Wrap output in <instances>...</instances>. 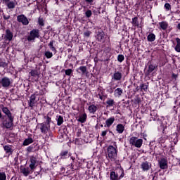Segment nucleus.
Instances as JSON below:
<instances>
[{"instance_id":"57","label":"nucleus","mask_w":180,"mask_h":180,"mask_svg":"<svg viewBox=\"0 0 180 180\" xmlns=\"http://www.w3.org/2000/svg\"><path fill=\"white\" fill-rule=\"evenodd\" d=\"M11 0H1V2H4V4L9 2Z\"/></svg>"},{"instance_id":"39","label":"nucleus","mask_w":180,"mask_h":180,"mask_svg":"<svg viewBox=\"0 0 180 180\" xmlns=\"http://www.w3.org/2000/svg\"><path fill=\"white\" fill-rule=\"evenodd\" d=\"M117 61H119V63H123V61H124V56L122 54L118 55Z\"/></svg>"},{"instance_id":"58","label":"nucleus","mask_w":180,"mask_h":180,"mask_svg":"<svg viewBox=\"0 0 180 180\" xmlns=\"http://www.w3.org/2000/svg\"><path fill=\"white\" fill-rule=\"evenodd\" d=\"M177 29H179V30H180V22L177 25Z\"/></svg>"},{"instance_id":"56","label":"nucleus","mask_w":180,"mask_h":180,"mask_svg":"<svg viewBox=\"0 0 180 180\" xmlns=\"http://www.w3.org/2000/svg\"><path fill=\"white\" fill-rule=\"evenodd\" d=\"M32 150H33V146H29L27 148V151L30 152V151H32Z\"/></svg>"},{"instance_id":"38","label":"nucleus","mask_w":180,"mask_h":180,"mask_svg":"<svg viewBox=\"0 0 180 180\" xmlns=\"http://www.w3.org/2000/svg\"><path fill=\"white\" fill-rule=\"evenodd\" d=\"M46 120V122H44L46 126H50V124L51 123V117H49V116H46V117H44Z\"/></svg>"},{"instance_id":"29","label":"nucleus","mask_w":180,"mask_h":180,"mask_svg":"<svg viewBox=\"0 0 180 180\" xmlns=\"http://www.w3.org/2000/svg\"><path fill=\"white\" fill-rule=\"evenodd\" d=\"M33 143V139L32 137H29L27 139H25L23 141V146H29V144H32Z\"/></svg>"},{"instance_id":"4","label":"nucleus","mask_w":180,"mask_h":180,"mask_svg":"<svg viewBox=\"0 0 180 180\" xmlns=\"http://www.w3.org/2000/svg\"><path fill=\"white\" fill-rule=\"evenodd\" d=\"M40 37V34L39 33V30L34 29L30 32V35L27 37L28 41H32L35 39H38Z\"/></svg>"},{"instance_id":"32","label":"nucleus","mask_w":180,"mask_h":180,"mask_svg":"<svg viewBox=\"0 0 180 180\" xmlns=\"http://www.w3.org/2000/svg\"><path fill=\"white\" fill-rule=\"evenodd\" d=\"M131 23L133 26H140V23L139 22V18L137 17H134V18H132Z\"/></svg>"},{"instance_id":"36","label":"nucleus","mask_w":180,"mask_h":180,"mask_svg":"<svg viewBox=\"0 0 180 180\" xmlns=\"http://www.w3.org/2000/svg\"><path fill=\"white\" fill-rule=\"evenodd\" d=\"M60 155H61V158H68V157H70V155H70L68 151H65V152H62L60 153Z\"/></svg>"},{"instance_id":"9","label":"nucleus","mask_w":180,"mask_h":180,"mask_svg":"<svg viewBox=\"0 0 180 180\" xmlns=\"http://www.w3.org/2000/svg\"><path fill=\"white\" fill-rule=\"evenodd\" d=\"M96 38V40H98V41L103 43V41H105V32H103V31L102 30L98 31L97 32Z\"/></svg>"},{"instance_id":"54","label":"nucleus","mask_w":180,"mask_h":180,"mask_svg":"<svg viewBox=\"0 0 180 180\" xmlns=\"http://www.w3.org/2000/svg\"><path fill=\"white\" fill-rule=\"evenodd\" d=\"M4 19H5V20H8V19H9V18H11L10 15H4L3 16Z\"/></svg>"},{"instance_id":"15","label":"nucleus","mask_w":180,"mask_h":180,"mask_svg":"<svg viewBox=\"0 0 180 180\" xmlns=\"http://www.w3.org/2000/svg\"><path fill=\"white\" fill-rule=\"evenodd\" d=\"M122 72L115 71L112 77V79H114V81H120V79H122Z\"/></svg>"},{"instance_id":"19","label":"nucleus","mask_w":180,"mask_h":180,"mask_svg":"<svg viewBox=\"0 0 180 180\" xmlns=\"http://www.w3.org/2000/svg\"><path fill=\"white\" fill-rule=\"evenodd\" d=\"M122 94H123V89L122 88H117L114 91V96H115V98H120Z\"/></svg>"},{"instance_id":"35","label":"nucleus","mask_w":180,"mask_h":180,"mask_svg":"<svg viewBox=\"0 0 180 180\" xmlns=\"http://www.w3.org/2000/svg\"><path fill=\"white\" fill-rule=\"evenodd\" d=\"M30 75L32 77H39L40 75V72L36 70H34L30 72Z\"/></svg>"},{"instance_id":"64","label":"nucleus","mask_w":180,"mask_h":180,"mask_svg":"<svg viewBox=\"0 0 180 180\" xmlns=\"http://www.w3.org/2000/svg\"><path fill=\"white\" fill-rule=\"evenodd\" d=\"M101 127H103V125H101Z\"/></svg>"},{"instance_id":"24","label":"nucleus","mask_w":180,"mask_h":180,"mask_svg":"<svg viewBox=\"0 0 180 180\" xmlns=\"http://www.w3.org/2000/svg\"><path fill=\"white\" fill-rule=\"evenodd\" d=\"M13 38V34H12L11 30H7L6 31V39H7V40L11 41V40H12Z\"/></svg>"},{"instance_id":"17","label":"nucleus","mask_w":180,"mask_h":180,"mask_svg":"<svg viewBox=\"0 0 180 180\" xmlns=\"http://www.w3.org/2000/svg\"><path fill=\"white\" fill-rule=\"evenodd\" d=\"M28 105L30 108H33L36 105V96L34 94L31 95Z\"/></svg>"},{"instance_id":"3","label":"nucleus","mask_w":180,"mask_h":180,"mask_svg":"<svg viewBox=\"0 0 180 180\" xmlns=\"http://www.w3.org/2000/svg\"><path fill=\"white\" fill-rule=\"evenodd\" d=\"M129 143L131 146H134V147L140 148L143 146V139L132 136L129 139Z\"/></svg>"},{"instance_id":"61","label":"nucleus","mask_w":180,"mask_h":180,"mask_svg":"<svg viewBox=\"0 0 180 180\" xmlns=\"http://www.w3.org/2000/svg\"><path fill=\"white\" fill-rule=\"evenodd\" d=\"M70 158H71L72 161H74V160H75V158H74V157H71Z\"/></svg>"},{"instance_id":"43","label":"nucleus","mask_w":180,"mask_h":180,"mask_svg":"<svg viewBox=\"0 0 180 180\" xmlns=\"http://www.w3.org/2000/svg\"><path fill=\"white\" fill-rule=\"evenodd\" d=\"M141 89L143 91H145V92H146L147 91V89H148V86L147 84H142L141 85Z\"/></svg>"},{"instance_id":"50","label":"nucleus","mask_w":180,"mask_h":180,"mask_svg":"<svg viewBox=\"0 0 180 180\" xmlns=\"http://www.w3.org/2000/svg\"><path fill=\"white\" fill-rule=\"evenodd\" d=\"M107 92H109V94H113V89L112 86L107 87Z\"/></svg>"},{"instance_id":"52","label":"nucleus","mask_w":180,"mask_h":180,"mask_svg":"<svg viewBox=\"0 0 180 180\" xmlns=\"http://www.w3.org/2000/svg\"><path fill=\"white\" fill-rule=\"evenodd\" d=\"M86 4H89L90 5H92L94 4V0H85Z\"/></svg>"},{"instance_id":"55","label":"nucleus","mask_w":180,"mask_h":180,"mask_svg":"<svg viewBox=\"0 0 180 180\" xmlns=\"http://www.w3.org/2000/svg\"><path fill=\"white\" fill-rule=\"evenodd\" d=\"M172 78H174V79H176L178 78V75L176 74H172Z\"/></svg>"},{"instance_id":"25","label":"nucleus","mask_w":180,"mask_h":180,"mask_svg":"<svg viewBox=\"0 0 180 180\" xmlns=\"http://www.w3.org/2000/svg\"><path fill=\"white\" fill-rule=\"evenodd\" d=\"M110 180H119V175L115 172H111L110 174Z\"/></svg>"},{"instance_id":"7","label":"nucleus","mask_w":180,"mask_h":180,"mask_svg":"<svg viewBox=\"0 0 180 180\" xmlns=\"http://www.w3.org/2000/svg\"><path fill=\"white\" fill-rule=\"evenodd\" d=\"M18 22H20L24 26H27L29 25V20L25 15L22 14L17 16Z\"/></svg>"},{"instance_id":"10","label":"nucleus","mask_w":180,"mask_h":180,"mask_svg":"<svg viewBox=\"0 0 180 180\" xmlns=\"http://www.w3.org/2000/svg\"><path fill=\"white\" fill-rule=\"evenodd\" d=\"M141 168L142 169V171H150V169L151 168V163L149 162H143L141 163Z\"/></svg>"},{"instance_id":"27","label":"nucleus","mask_w":180,"mask_h":180,"mask_svg":"<svg viewBox=\"0 0 180 180\" xmlns=\"http://www.w3.org/2000/svg\"><path fill=\"white\" fill-rule=\"evenodd\" d=\"M159 25L160 26L162 30H167V29H168V22L165 21L159 22Z\"/></svg>"},{"instance_id":"59","label":"nucleus","mask_w":180,"mask_h":180,"mask_svg":"<svg viewBox=\"0 0 180 180\" xmlns=\"http://www.w3.org/2000/svg\"><path fill=\"white\" fill-rule=\"evenodd\" d=\"M99 99H101L102 101V99H103V97L101 95H99Z\"/></svg>"},{"instance_id":"28","label":"nucleus","mask_w":180,"mask_h":180,"mask_svg":"<svg viewBox=\"0 0 180 180\" xmlns=\"http://www.w3.org/2000/svg\"><path fill=\"white\" fill-rule=\"evenodd\" d=\"M56 117L57 125L61 126L62 124L64 122V118L61 115H58Z\"/></svg>"},{"instance_id":"41","label":"nucleus","mask_w":180,"mask_h":180,"mask_svg":"<svg viewBox=\"0 0 180 180\" xmlns=\"http://www.w3.org/2000/svg\"><path fill=\"white\" fill-rule=\"evenodd\" d=\"M0 67H3V68H6V67H8V63L4 62L2 59H0Z\"/></svg>"},{"instance_id":"45","label":"nucleus","mask_w":180,"mask_h":180,"mask_svg":"<svg viewBox=\"0 0 180 180\" xmlns=\"http://www.w3.org/2000/svg\"><path fill=\"white\" fill-rule=\"evenodd\" d=\"M154 70H155V65H150L148 66V72H153V71H154Z\"/></svg>"},{"instance_id":"40","label":"nucleus","mask_w":180,"mask_h":180,"mask_svg":"<svg viewBox=\"0 0 180 180\" xmlns=\"http://www.w3.org/2000/svg\"><path fill=\"white\" fill-rule=\"evenodd\" d=\"M0 180H6V174L5 172H0Z\"/></svg>"},{"instance_id":"42","label":"nucleus","mask_w":180,"mask_h":180,"mask_svg":"<svg viewBox=\"0 0 180 180\" xmlns=\"http://www.w3.org/2000/svg\"><path fill=\"white\" fill-rule=\"evenodd\" d=\"M45 56L46 58H51V57H53V53L47 51L45 52Z\"/></svg>"},{"instance_id":"44","label":"nucleus","mask_w":180,"mask_h":180,"mask_svg":"<svg viewBox=\"0 0 180 180\" xmlns=\"http://www.w3.org/2000/svg\"><path fill=\"white\" fill-rule=\"evenodd\" d=\"M83 34H84V37H89V36H91V34H92V32L85 31Z\"/></svg>"},{"instance_id":"37","label":"nucleus","mask_w":180,"mask_h":180,"mask_svg":"<svg viewBox=\"0 0 180 180\" xmlns=\"http://www.w3.org/2000/svg\"><path fill=\"white\" fill-rule=\"evenodd\" d=\"M107 105L109 106H113L115 105V101L112 98H108V100L106 101Z\"/></svg>"},{"instance_id":"31","label":"nucleus","mask_w":180,"mask_h":180,"mask_svg":"<svg viewBox=\"0 0 180 180\" xmlns=\"http://www.w3.org/2000/svg\"><path fill=\"white\" fill-rule=\"evenodd\" d=\"M4 151H6V154H12L13 150L11 146H4Z\"/></svg>"},{"instance_id":"14","label":"nucleus","mask_w":180,"mask_h":180,"mask_svg":"<svg viewBox=\"0 0 180 180\" xmlns=\"http://www.w3.org/2000/svg\"><path fill=\"white\" fill-rule=\"evenodd\" d=\"M22 174H23L24 176H28L30 174H33V171L29 167H24L20 169Z\"/></svg>"},{"instance_id":"62","label":"nucleus","mask_w":180,"mask_h":180,"mask_svg":"<svg viewBox=\"0 0 180 180\" xmlns=\"http://www.w3.org/2000/svg\"><path fill=\"white\" fill-rule=\"evenodd\" d=\"M70 168H71V169H72V162L70 164Z\"/></svg>"},{"instance_id":"20","label":"nucleus","mask_w":180,"mask_h":180,"mask_svg":"<svg viewBox=\"0 0 180 180\" xmlns=\"http://www.w3.org/2000/svg\"><path fill=\"white\" fill-rule=\"evenodd\" d=\"M88 110H89V113H91V115H95V113L96 112V110H98V107L96 105L92 104L89 106Z\"/></svg>"},{"instance_id":"30","label":"nucleus","mask_w":180,"mask_h":180,"mask_svg":"<svg viewBox=\"0 0 180 180\" xmlns=\"http://www.w3.org/2000/svg\"><path fill=\"white\" fill-rule=\"evenodd\" d=\"M176 45L174 47L175 51L177 53H180V39L179 38H176Z\"/></svg>"},{"instance_id":"47","label":"nucleus","mask_w":180,"mask_h":180,"mask_svg":"<svg viewBox=\"0 0 180 180\" xmlns=\"http://www.w3.org/2000/svg\"><path fill=\"white\" fill-rule=\"evenodd\" d=\"M110 51H112V48H110V46H106L104 49V52L107 54L110 53Z\"/></svg>"},{"instance_id":"53","label":"nucleus","mask_w":180,"mask_h":180,"mask_svg":"<svg viewBox=\"0 0 180 180\" xmlns=\"http://www.w3.org/2000/svg\"><path fill=\"white\" fill-rule=\"evenodd\" d=\"M107 134H108V131H103L101 133V136L103 137H105V136H106Z\"/></svg>"},{"instance_id":"12","label":"nucleus","mask_w":180,"mask_h":180,"mask_svg":"<svg viewBox=\"0 0 180 180\" xmlns=\"http://www.w3.org/2000/svg\"><path fill=\"white\" fill-rule=\"evenodd\" d=\"M1 110H2L3 113H4V115H6L8 119H10L11 120H12V118H13V116H12V112H11V110H9V109H8V108L3 107L1 108Z\"/></svg>"},{"instance_id":"34","label":"nucleus","mask_w":180,"mask_h":180,"mask_svg":"<svg viewBox=\"0 0 180 180\" xmlns=\"http://www.w3.org/2000/svg\"><path fill=\"white\" fill-rule=\"evenodd\" d=\"M53 44H54V41H51L49 44V49H50L52 51H53L54 53H57V50H56V47H54Z\"/></svg>"},{"instance_id":"33","label":"nucleus","mask_w":180,"mask_h":180,"mask_svg":"<svg viewBox=\"0 0 180 180\" xmlns=\"http://www.w3.org/2000/svg\"><path fill=\"white\" fill-rule=\"evenodd\" d=\"M148 41H154L155 40V34L150 33L147 37Z\"/></svg>"},{"instance_id":"6","label":"nucleus","mask_w":180,"mask_h":180,"mask_svg":"<svg viewBox=\"0 0 180 180\" xmlns=\"http://www.w3.org/2000/svg\"><path fill=\"white\" fill-rule=\"evenodd\" d=\"M39 129L42 134H47V133H49V131H50V126L47 125V124H45L44 122L40 123Z\"/></svg>"},{"instance_id":"48","label":"nucleus","mask_w":180,"mask_h":180,"mask_svg":"<svg viewBox=\"0 0 180 180\" xmlns=\"http://www.w3.org/2000/svg\"><path fill=\"white\" fill-rule=\"evenodd\" d=\"M65 75H71V74H72V69H68L65 71Z\"/></svg>"},{"instance_id":"26","label":"nucleus","mask_w":180,"mask_h":180,"mask_svg":"<svg viewBox=\"0 0 180 180\" xmlns=\"http://www.w3.org/2000/svg\"><path fill=\"white\" fill-rule=\"evenodd\" d=\"M150 116L151 117L149 120L150 122H152V120H154V122H155V120H158L157 117V111H152L150 112Z\"/></svg>"},{"instance_id":"23","label":"nucleus","mask_w":180,"mask_h":180,"mask_svg":"<svg viewBox=\"0 0 180 180\" xmlns=\"http://www.w3.org/2000/svg\"><path fill=\"white\" fill-rule=\"evenodd\" d=\"M116 131L119 133V134H122L124 131V126L123 124H118L116 127Z\"/></svg>"},{"instance_id":"63","label":"nucleus","mask_w":180,"mask_h":180,"mask_svg":"<svg viewBox=\"0 0 180 180\" xmlns=\"http://www.w3.org/2000/svg\"><path fill=\"white\" fill-rule=\"evenodd\" d=\"M3 48H5V44L4 45H2Z\"/></svg>"},{"instance_id":"46","label":"nucleus","mask_w":180,"mask_h":180,"mask_svg":"<svg viewBox=\"0 0 180 180\" xmlns=\"http://www.w3.org/2000/svg\"><path fill=\"white\" fill-rule=\"evenodd\" d=\"M85 15L86 16V18H91V16H92V11L91 10H88L85 13Z\"/></svg>"},{"instance_id":"11","label":"nucleus","mask_w":180,"mask_h":180,"mask_svg":"<svg viewBox=\"0 0 180 180\" xmlns=\"http://www.w3.org/2000/svg\"><path fill=\"white\" fill-rule=\"evenodd\" d=\"M1 110H2L3 113H4V115H6L8 119H10L11 120H12V118H13V116H12V112H11V110H9V109H8V108L3 107L1 108Z\"/></svg>"},{"instance_id":"18","label":"nucleus","mask_w":180,"mask_h":180,"mask_svg":"<svg viewBox=\"0 0 180 180\" xmlns=\"http://www.w3.org/2000/svg\"><path fill=\"white\" fill-rule=\"evenodd\" d=\"M115 123V117H111L106 120L105 121V125H104L105 127H110L112 124Z\"/></svg>"},{"instance_id":"5","label":"nucleus","mask_w":180,"mask_h":180,"mask_svg":"<svg viewBox=\"0 0 180 180\" xmlns=\"http://www.w3.org/2000/svg\"><path fill=\"white\" fill-rule=\"evenodd\" d=\"M30 168L32 171H34L37 167V158L34 156H31L30 158Z\"/></svg>"},{"instance_id":"22","label":"nucleus","mask_w":180,"mask_h":180,"mask_svg":"<svg viewBox=\"0 0 180 180\" xmlns=\"http://www.w3.org/2000/svg\"><path fill=\"white\" fill-rule=\"evenodd\" d=\"M76 71L77 72H78V74L85 75V74H86V66H80L79 68L77 69Z\"/></svg>"},{"instance_id":"60","label":"nucleus","mask_w":180,"mask_h":180,"mask_svg":"<svg viewBox=\"0 0 180 180\" xmlns=\"http://www.w3.org/2000/svg\"><path fill=\"white\" fill-rule=\"evenodd\" d=\"M0 119H2V112L0 111Z\"/></svg>"},{"instance_id":"13","label":"nucleus","mask_w":180,"mask_h":180,"mask_svg":"<svg viewBox=\"0 0 180 180\" xmlns=\"http://www.w3.org/2000/svg\"><path fill=\"white\" fill-rule=\"evenodd\" d=\"M159 165L161 169H167V168H168V164L165 158H162L160 160V161L159 162Z\"/></svg>"},{"instance_id":"49","label":"nucleus","mask_w":180,"mask_h":180,"mask_svg":"<svg viewBox=\"0 0 180 180\" xmlns=\"http://www.w3.org/2000/svg\"><path fill=\"white\" fill-rule=\"evenodd\" d=\"M165 8L167 11H169L171 9V5L168 3L165 4Z\"/></svg>"},{"instance_id":"2","label":"nucleus","mask_w":180,"mask_h":180,"mask_svg":"<svg viewBox=\"0 0 180 180\" xmlns=\"http://www.w3.org/2000/svg\"><path fill=\"white\" fill-rule=\"evenodd\" d=\"M108 156L110 161H116V158H117V150L113 146H108Z\"/></svg>"},{"instance_id":"21","label":"nucleus","mask_w":180,"mask_h":180,"mask_svg":"<svg viewBox=\"0 0 180 180\" xmlns=\"http://www.w3.org/2000/svg\"><path fill=\"white\" fill-rule=\"evenodd\" d=\"M86 117H88L86 113H83L79 116L77 122H79L80 123H85L86 122Z\"/></svg>"},{"instance_id":"16","label":"nucleus","mask_w":180,"mask_h":180,"mask_svg":"<svg viewBox=\"0 0 180 180\" xmlns=\"http://www.w3.org/2000/svg\"><path fill=\"white\" fill-rule=\"evenodd\" d=\"M6 4V6L8 9H15L16 5H18L16 0L9 1L8 2H7Z\"/></svg>"},{"instance_id":"8","label":"nucleus","mask_w":180,"mask_h":180,"mask_svg":"<svg viewBox=\"0 0 180 180\" xmlns=\"http://www.w3.org/2000/svg\"><path fill=\"white\" fill-rule=\"evenodd\" d=\"M2 125L4 127H6V129H11V127H12V126H13V118L8 119V120H4L2 122Z\"/></svg>"},{"instance_id":"51","label":"nucleus","mask_w":180,"mask_h":180,"mask_svg":"<svg viewBox=\"0 0 180 180\" xmlns=\"http://www.w3.org/2000/svg\"><path fill=\"white\" fill-rule=\"evenodd\" d=\"M38 22H39V25H40V26H44V22L41 18H39Z\"/></svg>"},{"instance_id":"1","label":"nucleus","mask_w":180,"mask_h":180,"mask_svg":"<svg viewBox=\"0 0 180 180\" xmlns=\"http://www.w3.org/2000/svg\"><path fill=\"white\" fill-rule=\"evenodd\" d=\"M12 82V79L8 77H3L0 79V88H3L4 89H9Z\"/></svg>"}]
</instances>
